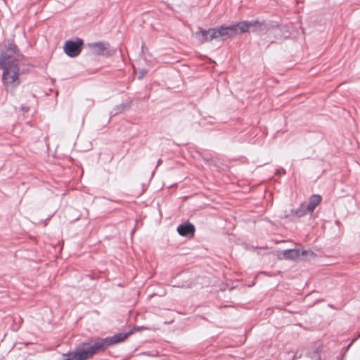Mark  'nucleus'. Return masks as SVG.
Wrapping results in <instances>:
<instances>
[{
    "mask_svg": "<svg viewBox=\"0 0 360 360\" xmlns=\"http://www.w3.org/2000/svg\"><path fill=\"white\" fill-rule=\"evenodd\" d=\"M212 29L208 30H202L200 29L199 31L195 33V37L198 40L201 44L208 42L214 39L212 37Z\"/></svg>",
    "mask_w": 360,
    "mask_h": 360,
    "instance_id": "obj_7",
    "label": "nucleus"
},
{
    "mask_svg": "<svg viewBox=\"0 0 360 360\" xmlns=\"http://www.w3.org/2000/svg\"><path fill=\"white\" fill-rule=\"evenodd\" d=\"M247 27V25L241 22L229 26L221 25L219 27L212 28V37L214 39L221 38L222 40H225L238 34L246 32Z\"/></svg>",
    "mask_w": 360,
    "mask_h": 360,
    "instance_id": "obj_4",
    "label": "nucleus"
},
{
    "mask_svg": "<svg viewBox=\"0 0 360 360\" xmlns=\"http://www.w3.org/2000/svg\"><path fill=\"white\" fill-rule=\"evenodd\" d=\"M129 105L126 103H123L120 105H117L115 108V114L122 112L126 108H129Z\"/></svg>",
    "mask_w": 360,
    "mask_h": 360,
    "instance_id": "obj_12",
    "label": "nucleus"
},
{
    "mask_svg": "<svg viewBox=\"0 0 360 360\" xmlns=\"http://www.w3.org/2000/svg\"><path fill=\"white\" fill-rule=\"evenodd\" d=\"M360 338V333H359V335H358L356 338H354L352 340V342L349 345V346H350V345H352L354 341H356V340L358 338Z\"/></svg>",
    "mask_w": 360,
    "mask_h": 360,
    "instance_id": "obj_16",
    "label": "nucleus"
},
{
    "mask_svg": "<svg viewBox=\"0 0 360 360\" xmlns=\"http://www.w3.org/2000/svg\"><path fill=\"white\" fill-rule=\"evenodd\" d=\"M247 25V32L252 28V32H257L259 34H264L273 30L275 37L288 38L290 36L288 31L283 32L285 27L280 26L277 22L269 21L259 22L258 20L252 21H241Z\"/></svg>",
    "mask_w": 360,
    "mask_h": 360,
    "instance_id": "obj_3",
    "label": "nucleus"
},
{
    "mask_svg": "<svg viewBox=\"0 0 360 360\" xmlns=\"http://www.w3.org/2000/svg\"><path fill=\"white\" fill-rule=\"evenodd\" d=\"M291 212L295 217L297 218L302 217L309 213V212L307 211L304 203L300 204L299 207H297V209L292 210Z\"/></svg>",
    "mask_w": 360,
    "mask_h": 360,
    "instance_id": "obj_11",
    "label": "nucleus"
},
{
    "mask_svg": "<svg viewBox=\"0 0 360 360\" xmlns=\"http://www.w3.org/2000/svg\"><path fill=\"white\" fill-rule=\"evenodd\" d=\"M162 160H161V159H159V160H158V162H157L156 167H158L159 165H161V163H162Z\"/></svg>",
    "mask_w": 360,
    "mask_h": 360,
    "instance_id": "obj_17",
    "label": "nucleus"
},
{
    "mask_svg": "<svg viewBox=\"0 0 360 360\" xmlns=\"http://www.w3.org/2000/svg\"><path fill=\"white\" fill-rule=\"evenodd\" d=\"M307 252V250H302L300 252V250L297 249H288L283 251V255L285 259H297L301 255H304Z\"/></svg>",
    "mask_w": 360,
    "mask_h": 360,
    "instance_id": "obj_9",
    "label": "nucleus"
},
{
    "mask_svg": "<svg viewBox=\"0 0 360 360\" xmlns=\"http://www.w3.org/2000/svg\"><path fill=\"white\" fill-rule=\"evenodd\" d=\"M132 331L120 333L112 337L98 339L94 342H82L76 347L75 352L64 354L63 360H86L99 351H103L109 346L121 342L127 339Z\"/></svg>",
    "mask_w": 360,
    "mask_h": 360,
    "instance_id": "obj_1",
    "label": "nucleus"
},
{
    "mask_svg": "<svg viewBox=\"0 0 360 360\" xmlns=\"http://www.w3.org/2000/svg\"><path fill=\"white\" fill-rule=\"evenodd\" d=\"M84 41L77 38L75 41L68 40L65 42L63 50L65 54L70 58L78 56L82 51Z\"/></svg>",
    "mask_w": 360,
    "mask_h": 360,
    "instance_id": "obj_5",
    "label": "nucleus"
},
{
    "mask_svg": "<svg viewBox=\"0 0 360 360\" xmlns=\"http://www.w3.org/2000/svg\"><path fill=\"white\" fill-rule=\"evenodd\" d=\"M147 73V71L144 69H142L141 71H140V75L139 76V79H141L143 78Z\"/></svg>",
    "mask_w": 360,
    "mask_h": 360,
    "instance_id": "obj_14",
    "label": "nucleus"
},
{
    "mask_svg": "<svg viewBox=\"0 0 360 360\" xmlns=\"http://www.w3.org/2000/svg\"><path fill=\"white\" fill-rule=\"evenodd\" d=\"M177 231L182 236L191 238L195 233V226L192 224L187 222L180 224L177 227Z\"/></svg>",
    "mask_w": 360,
    "mask_h": 360,
    "instance_id": "obj_6",
    "label": "nucleus"
},
{
    "mask_svg": "<svg viewBox=\"0 0 360 360\" xmlns=\"http://www.w3.org/2000/svg\"><path fill=\"white\" fill-rule=\"evenodd\" d=\"M148 356H153L152 354H150L149 353H146Z\"/></svg>",
    "mask_w": 360,
    "mask_h": 360,
    "instance_id": "obj_18",
    "label": "nucleus"
},
{
    "mask_svg": "<svg viewBox=\"0 0 360 360\" xmlns=\"http://www.w3.org/2000/svg\"><path fill=\"white\" fill-rule=\"evenodd\" d=\"M321 355L319 354H316L313 358H311L310 360H321Z\"/></svg>",
    "mask_w": 360,
    "mask_h": 360,
    "instance_id": "obj_15",
    "label": "nucleus"
},
{
    "mask_svg": "<svg viewBox=\"0 0 360 360\" xmlns=\"http://www.w3.org/2000/svg\"><path fill=\"white\" fill-rule=\"evenodd\" d=\"M20 110L27 112L30 110V108L27 105H21L20 108Z\"/></svg>",
    "mask_w": 360,
    "mask_h": 360,
    "instance_id": "obj_13",
    "label": "nucleus"
},
{
    "mask_svg": "<svg viewBox=\"0 0 360 360\" xmlns=\"http://www.w3.org/2000/svg\"><path fill=\"white\" fill-rule=\"evenodd\" d=\"M322 198L319 194H314L311 195L309 198V202L307 205H305L307 211L309 213H312L316 207L321 203Z\"/></svg>",
    "mask_w": 360,
    "mask_h": 360,
    "instance_id": "obj_8",
    "label": "nucleus"
},
{
    "mask_svg": "<svg viewBox=\"0 0 360 360\" xmlns=\"http://www.w3.org/2000/svg\"><path fill=\"white\" fill-rule=\"evenodd\" d=\"M89 46L91 48H96L97 54L101 55L105 50H107L108 47V44L102 41H98L89 44Z\"/></svg>",
    "mask_w": 360,
    "mask_h": 360,
    "instance_id": "obj_10",
    "label": "nucleus"
},
{
    "mask_svg": "<svg viewBox=\"0 0 360 360\" xmlns=\"http://www.w3.org/2000/svg\"><path fill=\"white\" fill-rule=\"evenodd\" d=\"M18 47L13 41H8L6 51L0 55V69L3 70L2 82L7 88H15L20 83L19 61L16 58Z\"/></svg>",
    "mask_w": 360,
    "mask_h": 360,
    "instance_id": "obj_2",
    "label": "nucleus"
}]
</instances>
